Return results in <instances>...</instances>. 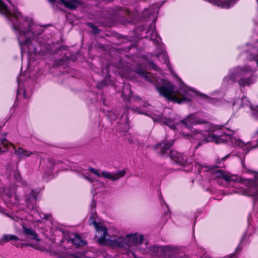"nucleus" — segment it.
<instances>
[{"label": "nucleus", "instance_id": "7c9ffc66", "mask_svg": "<svg viewBox=\"0 0 258 258\" xmlns=\"http://www.w3.org/2000/svg\"><path fill=\"white\" fill-rule=\"evenodd\" d=\"M256 61L257 66H258V59H256Z\"/></svg>", "mask_w": 258, "mask_h": 258}, {"label": "nucleus", "instance_id": "20e7f679", "mask_svg": "<svg viewBox=\"0 0 258 258\" xmlns=\"http://www.w3.org/2000/svg\"><path fill=\"white\" fill-rule=\"evenodd\" d=\"M162 85H156V87L160 94L165 97L168 100L178 104L190 101L191 95L189 91L187 88H182L179 90L178 95L181 96L180 98L176 95L172 96L174 92L173 85L171 83L168 81H164Z\"/></svg>", "mask_w": 258, "mask_h": 258}, {"label": "nucleus", "instance_id": "393cba45", "mask_svg": "<svg viewBox=\"0 0 258 258\" xmlns=\"http://www.w3.org/2000/svg\"><path fill=\"white\" fill-rule=\"evenodd\" d=\"M6 139L5 138V136L4 137H3L1 139V143H4V142H6Z\"/></svg>", "mask_w": 258, "mask_h": 258}, {"label": "nucleus", "instance_id": "aec40b11", "mask_svg": "<svg viewBox=\"0 0 258 258\" xmlns=\"http://www.w3.org/2000/svg\"><path fill=\"white\" fill-rule=\"evenodd\" d=\"M14 178L16 180L20 182L21 181V177L19 172H16L14 175Z\"/></svg>", "mask_w": 258, "mask_h": 258}, {"label": "nucleus", "instance_id": "423d86ee", "mask_svg": "<svg viewBox=\"0 0 258 258\" xmlns=\"http://www.w3.org/2000/svg\"><path fill=\"white\" fill-rule=\"evenodd\" d=\"M162 122L165 125L169 126L172 129H176L178 126H184L186 128H190L194 124H203L207 122L204 119H198L196 121L193 120L192 115L184 119H181L179 116H175L170 118H164Z\"/></svg>", "mask_w": 258, "mask_h": 258}, {"label": "nucleus", "instance_id": "412c9836", "mask_svg": "<svg viewBox=\"0 0 258 258\" xmlns=\"http://www.w3.org/2000/svg\"><path fill=\"white\" fill-rule=\"evenodd\" d=\"M89 25L90 27L92 28L94 33L97 34L99 32V30L96 26L91 23L89 24Z\"/></svg>", "mask_w": 258, "mask_h": 258}, {"label": "nucleus", "instance_id": "b1692460", "mask_svg": "<svg viewBox=\"0 0 258 258\" xmlns=\"http://www.w3.org/2000/svg\"><path fill=\"white\" fill-rule=\"evenodd\" d=\"M43 215H44V216L43 217H42V218H43V219H46V220L49 219L50 217V215L43 214Z\"/></svg>", "mask_w": 258, "mask_h": 258}, {"label": "nucleus", "instance_id": "2f4dec72", "mask_svg": "<svg viewBox=\"0 0 258 258\" xmlns=\"http://www.w3.org/2000/svg\"><path fill=\"white\" fill-rule=\"evenodd\" d=\"M49 1L50 2H54L55 0H49Z\"/></svg>", "mask_w": 258, "mask_h": 258}, {"label": "nucleus", "instance_id": "bb28decb", "mask_svg": "<svg viewBox=\"0 0 258 258\" xmlns=\"http://www.w3.org/2000/svg\"><path fill=\"white\" fill-rule=\"evenodd\" d=\"M86 179H88V180H89L90 182H92L93 181L92 179H91V178H89V177H85Z\"/></svg>", "mask_w": 258, "mask_h": 258}, {"label": "nucleus", "instance_id": "6ab92c4d", "mask_svg": "<svg viewBox=\"0 0 258 258\" xmlns=\"http://www.w3.org/2000/svg\"><path fill=\"white\" fill-rule=\"evenodd\" d=\"M89 171L98 177L102 176V173L100 174L97 170H96V169H95L93 168L90 167Z\"/></svg>", "mask_w": 258, "mask_h": 258}, {"label": "nucleus", "instance_id": "4be33fe9", "mask_svg": "<svg viewBox=\"0 0 258 258\" xmlns=\"http://www.w3.org/2000/svg\"><path fill=\"white\" fill-rule=\"evenodd\" d=\"M254 31H257L255 32L254 35L255 36V41L258 42V25L255 26V30H254Z\"/></svg>", "mask_w": 258, "mask_h": 258}, {"label": "nucleus", "instance_id": "9b49d317", "mask_svg": "<svg viewBox=\"0 0 258 258\" xmlns=\"http://www.w3.org/2000/svg\"><path fill=\"white\" fill-rule=\"evenodd\" d=\"M22 228L24 231V234L29 238L35 240L37 241H39L40 240L38 234L33 229L30 227H27L24 224L22 225Z\"/></svg>", "mask_w": 258, "mask_h": 258}, {"label": "nucleus", "instance_id": "c756f323", "mask_svg": "<svg viewBox=\"0 0 258 258\" xmlns=\"http://www.w3.org/2000/svg\"><path fill=\"white\" fill-rule=\"evenodd\" d=\"M201 145V144L199 143L198 144V145L197 146L196 148H198V147H199Z\"/></svg>", "mask_w": 258, "mask_h": 258}, {"label": "nucleus", "instance_id": "4468645a", "mask_svg": "<svg viewBox=\"0 0 258 258\" xmlns=\"http://www.w3.org/2000/svg\"><path fill=\"white\" fill-rule=\"evenodd\" d=\"M15 154L21 158L28 157L34 154V152H33L24 150L20 147L18 149L15 150Z\"/></svg>", "mask_w": 258, "mask_h": 258}, {"label": "nucleus", "instance_id": "5701e85b", "mask_svg": "<svg viewBox=\"0 0 258 258\" xmlns=\"http://www.w3.org/2000/svg\"><path fill=\"white\" fill-rule=\"evenodd\" d=\"M4 147L7 148L8 146L9 142L8 141L6 140V142H4V143H1Z\"/></svg>", "mask_w": 258, "mask_h": 258}, {"label": "nucleus", "instance_id": "cd10ccee", "mask_svg": "<svg viewBox=\"0 0 258 258\" xmlns=\"http://www.w3.org/2000/svg\"><path fill=\"white\" fill-rule=\"evenodd\" d=\"M158 67L156 66V65H154V69L156 70H158Z\"/></svg>", "mask_w": 258, "mask_h": 258}, {"label": "nucleus", "instance_id": "6e6552de", "mask_svg": "<svg viewBox=\"0 0 258 258\" xmlns=\"http://www.w3.org/2000/svg\"><path fill=\"white\" fill-rule=\"evenodd\" d=\"M143 236L142 235L137 234L127 235L125 238H122L121 242L119 244V246L125 247L127 245L131 247L134 245H140L139 247V249L143 252H146L148 249V245L147 243H145V246H143L144 244L143 242Z\"/></svg>", "mask_w": 258, "mask_h": 258}, {"label": "nucleus", "instance_id": "c85d7f7f", "mask_svg": "<svg viewBox=\"0 0 258 258\" xmlns=\"http://www.w3.org/2000/svg\"><path fill=\"white\" fill-rule=\"evenodd\" d=\"M132 254H133V255H134V258H138V257H137L135 253H132Z\"/></svg>", "mask_w": 258, "mask_h": 258}, {"label": "nucleus", "instance_id": "1a4fd4ad", "mask_svg": "<svg viewBox=\"0 0 258 258\" xmlns=\"http://www.w3.org/2000/svg\"><path fill=\"white\" fill-rule=\"evenodd\" d=\"M196 138L204 140L205 142H215L217 144L225 143L230 139L228 135H216L213 133H209L208 135H203L198 133L196 135Z\"/></svg>", "mask_w": 258, "mask_h": 258}, {"label": "nucleus", "instance_id": "f8f14e48", "mask_svg": "<svg viewBox=\"0 0 258 258\" xmlns=\"http://www.w3.org/2000/svg\"><path fill=\"white\" fill-rule=\"evenodd\" d=\"M68 242H71L77 247L83 246L87 243L78 234H72L70 236Z\"/></svg>", "mask_w": 258, "mask_h": 258}, {"label": "nucleus", "instance_id": "f03ea898", "mask_svg": "<svg viewBox=\"0 0 258 258\" xmlns=\"http://www.w3.org/2000/svg\"><path fill=\"white\" fill-rule=\"evenodd\" d=\"M256 71V68L250 66L237 67L231 70L229 74L224 78L223 83L229 84L237 82L242 87L249 86L255 82L254 74Z\"/></svg>", "mask_w": 258, "mask_h": 258}, {"label": "nucleus", "instance_id": "7ed1b4c3", "mask_svg": "<svg viewBox=\"0 0 258 258\" xmlns=\"http://www.w3.org/2000/svg\"><path fill=\"white\" fill-rule=\"evenodd\" d=\"M215 174L216 177L223 179L227 182H237L245 185L247 188L243 191L240 192L243 195L251 196L258 193V178L256 177L254 180L243 179L238 177L236 175L231 174L222 170L215 171Z\"/></svg>", "mask_w": 258, "mask_h": 258}, {"label": "nucleus", "instance_id": "f3484780", "mask_svg": "<svg viewBox=\"0 0 258 258\" xmlns=\"http://www.w3.org/2000/svg\"><path fill=\"white\" fill-rule=\"evenodd\" d=\"M122 96H127L126 99H128L132 95V92L130 87L128 85H124L122 88Z\"/></svg>", "mask_w": 258, "mask_h": 258}, {"label": "nucleus", "instance_id": "2eb2a0df", "mask_svg": "<svg viewBox=\"0 0 258 258\" xmlns=\"http://www.w3.org/2000/svg\"><path fill=\"white\" fill-rule=\"evenodd\" d=\"M18 240L19 238L16 235L12 234H5L4 235L2 238L0 239V244H4L11 240L17 241Z\"/></svg>", "mask_w": 258, "mask_h": 258}, {"label": "nucleus", "instance_id": "39448f33", "mask_svg": "<svg viewBox=\"0 0 258 258\" xmlns=\"http://www.w3.org/2000/svg\"><path fill=\"white\" fill-rule=\"evenodd\" d=\"M172 144L173 142L171 141H163L156 145L154 148L160 156L164 157H170L174 163L185 165L187 162V157L176 151L171 150Z\"/></svg>", "mask_w": 258, "mask_h": 258}, {"label": "nucleus", "instance_id": "473e14b6", "mask_svg": "<svg viewBox=\"0 0 258 258\" xmlns=\"http://www.w3.org/2000/svg\"><path fill=\"white\" fill-rule=\"evenodd\" d=\"M2 153V150H1V148H0V153Z\"/></svg>", "mask_w": 258, "mask_h": 258}, {"label": "nucleus", "instance_id": "ddd939ff", "mask_svg": "<svg viewBox=\"0 0 258 258\" xmlns=\"http://www.w3.org/2000/svg\"><path fill=\"white\" fill-rule=\"evenodd\" d=\"M60 2L66 8L69 9H75L81 5L80 2L77 0H60Z\"/></svg>", "mask_w": 258, "mask_h": 258}, {"label": "nucleus", "instance_id": "a878e982", "mask_svg": "<svg viewBox=\"0 0 258 258\" xmlns=\"http://www.w3.org/2000/svg\"><path fill=\"white\" fill-rule=\"evenodd\" d=\"M33 247L34 248H35V249H39V250H42L41 247H40L39 246H38V245H36L33 246Z\"/></svg>", "mask_w": 258, "mask_h": 258}, {"label": "nucleus", "instance_id": "9d476101", "mask_svg": "<svg viewBox=\"0 0 258 258\" xmlns=\"http://www.w3.org/2000/svg\"><path fill=\"white\" fill-rule=\"evenodd\" d=\"M125 173V171L124 170L118 171L116 173H111L108 171H103L102 172V176L105 178L116 180L123 176Z\"/></svg>", "mask_w": 258, "mask_h": 258}, {"label": "nucleus", "instance_id": "f257e3e1", "mask_svg": "<svg viewBox=\"0 0 258 258\" xmlns=\"http://www.w3.org/2000/svg\"><path fill=\"white\" fill-rule=\"evenodd\" d=\"M7 1L10 3L9 0ZM0 13L12 22V28L16 33L22 51L25 50L27 47L29 53H37V49L32 44L31 39L40 34L41 32L34 31L37 26L34 25L33 20L23 17L17 10L12 12L9 10L3 0H0Z\"/></svg>", "mask_w": 258, "mask_h": 258}, {"label": "nucleus", "instance_id": "dca6fc26", "mask_svg": "<svg viewBox=\"0 0 258 258\" xmlns=\"http://www.w3.org/2000/svg\"><path fill=\"white\" fill-rule=\"evenodd\" d=\"M150 250L153 252L152 254L159 256L163 253V247L162 246H151Z\"/></svg>", "mask_w": 258, "mask_h": 258}, {"label": "nucleus", "instance_id": "0eeeda50", "mask_svg": "<svg viewBox=\"0 0 258 258\" xmlns=\"http://www.w3.org/2000/svg\"><path fill=\"white\" fill-rule=\"evenodd\" d=\"M93 208L91 207V215L89 218V224L93 225L96 230V237L98 238L100 244H105L109 240L107 234V229L103 223L98 222L95 219L96 214L93 213Z\"/></svg>", "mask_w": 258, "mask_h": 258}, {"label": "nucleus", "instance_id": "72a5a7b5", "mask_svg": "<svg viewBox=\"0 0 258 258\" xmlns=\"http://www.w3.org/2000/svg\"><path fill=\"white\" fill-rule=\"evenodd\" d=\"M238 145H240V142L238 143Z\"/></svg>", "mask_w": 258, "mask_h": 258}, {"label": "nucleus", "instance_id": "a211bd4d", "mask_svg": "<svg viewBox=\"0 0 258 258\" xmlns=\"http://www.w3.org/2000/svg\"><path fill=\"white\" fill-rule=\"evenodd\" d=\"M141 76L146 80L150 82H153V79L151 77L150 74L149 73H142Z\"/></svg>", "mask_w": 258, "mask_h": 258}]
</instances>
